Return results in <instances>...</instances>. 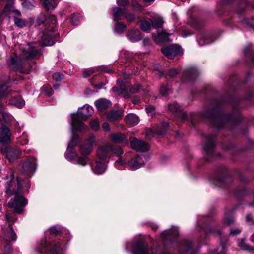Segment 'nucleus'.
Masks as SVG:
<instances>
[{"label": "nucleus", "mask_w": 254, "mask_h": 254, "mask_svg": "<svg viewBox=\"0 0 254 254\" xmlns=\"http://www.w3.org/2000/svg\"><path fill=\"white\" fill-rule=\"evenodd\" d=\"M131 5L132 7L133 10L136 11H141L143 9L142 6L137 2H133Z\"/></svg>", "instance_id": "09e8293b"}, {"label": "nucleus", "mask_w": 254, "mask_h": 254, "mask_svg": "<svg viewBox=\"0 0 254 254\" xmlns=\"http://www.w3.org/2000/svg\"><path fill=\"white\" fill-rule=\"evenodd\" d=\"M6 220L7 222H14L16 221V218L10 216L9 215L6 214Z\"/></svg>", "instance_id": "052dcab7"}, {"label": "nucleus", "mask_w": 254, "mask_h": 254, "mask_svg": "<svg viewBox=\"0 0 254 254\" xmlns=\"http://www.w3.org/2000/svg\"><path fill=\"white\" fill-rule=\"evenodd\" d=\"M169 36H170V34L164 31H162L161 32H158L157 35L152 33V37L155 42L157 44L170 41Z\"/></svg>", "instance_id": "6ab92c4d"}, {"label": "nucleus", "mask_w": 254, "mask_h": 254, "mask_svg": "<svg viewBox=\"0 0 254 254\" xmlns=\"http://www.w3.org/2000/svg\"><path fill=\"white\" fill-rule=\"evenodd\" d=\"M234 222V220L232 218H225L224 220L223 224L225 225H230L232 224Z\"/></svg>", "instance_id": "680f3d73"}, {"label": "nucleus", "mask_w": 254, "mask_h": 254, "mask_svg": "<svg viewBox=\"0 0 254 254\" xmlns=\"http://www.w3.org/2000/svg\"><path fill=\"white\" fill-rule=\"evenodd\" d=\"M132 252L133 254H148L147 245L140 240L134 244Z\"/></svg>", "instance_id": "2eb2a0df"}, {"label": "nucleus", "mask_w": 254, "mask_h": 254, "mask_svg": "<svg viewBox=\"0 0 254 254\" xmlns=\"http://www.w3.org/2000/svg\"><path fill=\"white\" fill-rule=\"evenodd\" d=\"M117 4L120 6L125 7L129 5L128 0H117Z\"/></svg>", "instance_id": "8fccbe9b"}, {"label": "nucleus", "mask_w": 254, "mask_h": 254, "mask_svg": "<svg viewBox=\"0 0 254 254\" xmlns=\"http://www.w3.org/2000/svg\"><path fill=\"white\" fill-rule=\"evenodd\" d=\"M28 142L27 134L25 133H23L22 136L17 138V143L20 145H25Z\"/></svg>", "instance_id": "ea45409f"}, {"label": "nucleus", "mask_w": 254, "mask_h": 254, "mask_svg": "<svg viewBox=\"0 0 254 254\" xmlns=\"http://www.w3.org/2000/svg\"><path fill=\"white\" fill-rule=\"evenodd\" d=\"M38 53V51L29 44L16 46L15 50L7 60V65L11 70H20L23 67L24 60L34 58Z\"/></svg>", "instance_id": "7ed1b4c3"}, {"label": "nucleus", "mask_w": 254, "mask_h": 254, "mask_svg": "<svg viewBox=\"0 0 254 254\" xmlns=\"http://www.w3.org/2000/svg\"><path fill=\"white\" fill-rule=\"evenodd\" d=\"M102 127L105 131H108L110 130L109 125L107 123H104L102 125Z\"/></svg>", "instance_id": "0e129e2a"}, {"label": "nucleus", "mask_w": 254, "mask_h": 254, "mask_svg": "<svg viewBox=\"0 0 254 254\" xmlns=\"http://www.w3.org/2000/svg\"><path fill=\"white\" fill-rule=\"evenodd\" d=\"M53 78L55 81H60L64 78V75L60 73H55L53 75Z\"/></svg>", "instance_id": "864d4df0"}, {"label": "nucleus", "mask_w": 254, "mask_h": 254, "mask_svg": "<svg viewBox=\"0 0 254 254\" xmlns=\"http://www.w3.org/2000/svg\"><path fill=\"white\" fill-rule=\"evenodd\" d=\"M125 9H122L120 7H114L113 8V20L117 21L121 19L125 15Z\"/></svg>", "instance_id": "bb28decb"}, {"label": "nucleus", "mask_w": 254, "mask_h": 254, "mask_svg": "<svg viewBox=\"0 0 254 254\" xmlns=\"http://www.w3.org/2000/svg\"><path fill=\"white\" fill-rule=\"evenodd\" d=\"M95 104L98 110L100 111L106 110L111 106L110 102L104 99L97 100Z\"/></svg>", "instance_id": "5701e85b"}, {"label": "nucleus", "mask_w": 254, "mask_h": 254, "mask_svg": "<svg viewBox=\"0 0 254 254\" xmlns=\"http://www.w3.org/2000/svg\"><path fill=\"white\" fill-rule=\"evenodd\" d=\"M116 167L118 170L124 169L127 166V163L122 157H119L115 163Z\"/></svg>", "instance_id": "72a5a7b5"}, {"label": "nucleus", "mask_w": 254, "mask_h": 254, "mask_svg": "<svg viewBox=\"0 0 254 254\" xmlns=\"http://www.w3.org/2000/svg\"><path fill=\"white\" fill-rule=\"evenodd\" d=\"M36 162L34 158H30L19 165V170L22 174L31 176L36 170Z\"/></svg>", "instance_id": "39448f33"}, {"label": "nucleus", "mask_w": 254, "mask_h": 254, "mask_svg": "<svg viewBox=\"0 0 254 254\" xmlns=\"http://www.w3.org/2000/svg\"><path fill=\"white\" fill-rule=\"evenodd\" d=\"M50 39L49 40H47L46 39L44 40V41L43 42V44L45 46H50L53 45L54 44V41L53 40V39L55 35L50 34Z\"/></svg>", "instance_id": "de8ad7c7"}, {"label": "nucleus", "mask_w": 254, "mask_h": 254, "mask_svg": "<svg viewBox=\"0 0 254 254\" xmlns=\"http://www.w3.org/2000/svg\"><path fill=\"white\" fill-rule=\"evenodd\" d=\"M125 120L127 124L134 126L138 124L139 118L135 114H129L126 116Z\"/></svg>", "instance_id": "c85d7f7f"}, {"label": "nucleus", "mask_w": 254, "mask_h": 254, "mask_svg": "<svg viewBox=\"0 0 254 254\" xmlns=\"http://www.w3.org/2000/svg\"><path fill=\"white\" fill-rule=\"evenodd\" d=\"M17 185L14 181L11 180L5 184V192L9 196L14 195L8 203L10 208H13L16 213L21 214L23 212V207L28 204L27 200L22 196L24 188H28L29 182L28 180H22L17 178Z\"/></svg>", "instance_id": "f257e3e1"}, {"label": "nucleus", "mask_w": 254, "mask_h": 254, "mask_svg": "<svg viewBox=\"0 0 254 254\" xmlns=\"http://www.w3.org/2000/svg\"><path fill=\"white\" fill-rule=\"evenodd\" d=\"M5 10L6 11H11L15 13L14 16V21L15 24L19 27H23L25 26V20L20 18L21 14L20 12L18 10H14L13 7L12 3L8 4L6 5L5 7Z\"/></svg>", "instance_id": "9b49d317"}, {"label": "nucleus", "mask_w": 254, "mask_h": 254, "mask_svg": "<svg viewBox=\"0 0 254 254\" xmlns=\"http://www.w3.org/2000/svg\"><path fill=\"white\" fill-rule=\"evenodd\" d=\"M1 152L5 155L6 157L10 162L14 161L21 154L19 149H15L9 147H4L1 149Z\"/></svg>", "instance_id": "9d476101"}, {"label": "nucleus", "mask_w": 254, "mask_h": 254, "mask_svg": "<svg viewBox=\"0 0 254 254\" xmlns=\"http://www.w3.org/2000/svg\"><path fill=\"white\" fill-rule=\"evenodd\" d=\"M241 230L238 228H235L234 229H231L230 231V235L232 236H236L240 233Z\"/></svg>", "instance_id": "13d9d810"}, {"label": "nucleus", "mask_w": 254, "mask_h": 254, "mask_svg": "<svg viewBox=\"0 0 254 254\" xmlns=\"http://www.w3.org/2000/svg\"><path fill=\"white\" fill-rule=\"evenodd\" d=\"M178 235V231L177 229H169L163 232L161 234V236L163 240L166 239L171 238L172 237L177 236Z\"/></svg>", "instance_id": "cd10ccee"}, {"label": "nucleus", "mask_w": 254, "mask_h": 254, "mask_svg": "<svg viewBox=\"0 0 254 254\" xmlns=\"http://www.w3.org/2000/svg\"><path fill=\"white\" fill-rule=\"evenodd\" d=\"M222 251L220 253H218L217 254H226V250L225 248V246L223 244H222Z\"/></svg>", "instance_id": "774afa93"}, {"label": "nucleus", "mask_w": 254, "mask_h": 254, "mask_svg": "<svg viewBox=\"0 0 254 254\" xmlns=\"http://www.w3.org/2000/svg\"><path fill=\"white\" fill-rule=\"evenodd\" d=\"M127 37L131 42H136L142 39V35L139 29H132L127 32Z\"/></svg>", "instance_id": "dca6fc26"}, {"label": "nucleus", "mask_w": 254, "mask_h": 254, "mask_svg": "<svg viewBox=\"0 0 254 254\" xmlns=\"http://www.w3.org/2000/svg\"><path fill=\"white\" fill-rule=\"evenodd\" d=\"M168 110L173 113L181 111L180 107L176 102H173L168 105Z\"/></svg>", "instance_id": "c9c22d12"}, {"label": "nucleus", "mask_w": 254, "mask_h": 254, "mask_svg": "<svg viewBox=\"0 0 254 254\" xmlns=\"http://www.w3.org/2000/svg\"><path fill=\"white\" fill-rule=\"evenodd\" d=\"M238 246L244 250H254V249L251 248L249 245H247L244 240H239L238 241Z\"/></svg>", "instance_id": "a19ab883"}, {"label": "nucleus", "mask_w": 254, "mask_h": 254, "mask_svg": "<svg viewBox=\"0 0 254 254\" xmlns=\"http://www.w3.org/2000/svg\"><path fill=\"white\" fill-rule=\"evenodd\" d=\"M111 140L115 143H123L128 144V141L125 136L121 133L112 134L110 135Z\"/></svg>", "instance_id": "4be33fe9"}, {"label": "nucleus", "mask_w": 254, "mask_h": 254, "mask_svg": "<svg viewBox=\"0 0 254 254\" xmlns=\"http://www.w3.org/2000/svg\"><path fill=\"white\" fill-rule=\"evenodd\" d=\"M90 126L91 128L95 131L98 130L99 128V123L98 119H95L91 121Z\"/></svg>", "instance_id": "37998d69"}, {"label": "nucleus", "mask_w": 254, "mask_h": 254, "mask_svg": "<svg viewBox=\"0 0 254 254\" xmlns=\"http://www.w3.org/2000/svg\"><path fill=\"white\" fill-rule=\"evenodd\" d=\"M131 148L138 152H145L148 151L149 146L144 141L139 140L135 138L131 137L130 139Z\"/></svg>", "instance_id": "1a4fd4ad"}, {"label": "nucleus", "mask_w": 254, "mask_h": 254, "mask_svg": "<svg viewBox=\"0 0 254 254\" xmlns=\"http://www.w3.org/2000/svg\"><path fill=\"white\" fill-rule=\"evenodd\" d=\"M2 230L4 235V239L6 242L14 241L16 240V233L11 225H9L6 229L2 228Z\"/></svg>", "instance_id": "a211bd4d"}, {"label": "nucleus", "mask_w": 254, "mask_h": 254, "mask_svg": "<svg viewBox=\"0 0 254 254\" xmlns=\"http://www.w3.org/2000/svg\"><path fill=\"white\" fill-rule=\"evenodd\" d=\"M138 22L140 23V27L143 31L148 32L150 31L152 26L150 19L144 18L141 20L138 18Z\"/></svg>", "instance_id": "393cba45"}, {"label": "nucleus", "mask_w": 254, "mask_h": 254, "mask_svg": "<svg viewBox=\"0 0 254 254\" xmlns=\"http://www.w3.org/2000/svg\"><path fill=\"white\" fill-rule=\"evenodd\" d=\"M82 16L79 13L74 14L71 18V22L72 25H77L81 20Z\"/></svg>", "instance_id": "4c0bfd02"}, {"label": "nucleus", "mask_w": 254, "mask_h": 254, "mask_svg": "<svg viewBox=\"0 0 254 254\" xmlns=\"http://www.w3.org/2000/svg\"><path fill=\"white\" fill-rule=\"evenodd\" d=\"M94 72V70L93 69H87L83 71V75L84 77H88L90 76Z\"/></svg>", "instance_id": "3c124183"}, {"label": "nucleus", "mask_w": 254, "mask_h": 254, "mask_svg": "<svg viewBox=\"0 0 254 254\" xmlns=\"http://www.w3.org/2000/svg\"><path fill=\"white\" fill-rule=\"evenodd\" d=\"M112 145L109 143H106L103 146H100L97 151L98 160L107 162L109 156V153L111 152Z\"/></svg>", "instance_id": "0eeeda50"}, {"label": "nucleus", "mask_w": 254, "mask_h": 254, "mask_svg": "<svg viewBox=\"0 0 254 254\" xmlns=\"http://www.w3.org/2000/svg\"><path fill=\"white\" fill-rule=\"evenodd\" d=\"M45 8L48 11L53 10L57 4V0H41Z\"/></svg>", "instance_id": "c756f323"}, {"label": "nucleus", "mask_w": 254, "mask_h": 254, "mask_svg": "<svg viewBox=\"0 0 254 254\" xmlns=\"http://www.w3.org/2000/svg\"><path fill=\"white\" fill-rule=\"evenodd\" d=\"M12 253V248L11 245L7 244L4 248V254H11Z\"/></svg>", "instance_id": "603ef678"}, {"label": "nucleus", "mask_w": 254, "mask_h": 254, "mask_svg": "<svg viewBox=\"0 0 254 254\" xmlns=\"http://www.w3.org/2000/svg\"><path fill=\"white\" fill-rule=\"evenodd\" d=\"M45 19V15L44 14H41L39 19H38V24H41L44 22V20Z\"/></svg>", "instance_id": "69168bd1"}, {"label": "nucleus", "mask_w": 254, "mask_h": 254, "mask_svg": "<svg viewBox=\"0 0 254 254\" xmlns=\"http://www.w3.org/2000/svg\"><path fill=\"white\" fill-rule=\"evenodd\" d=\"M9 80V77H7L6 79L4 80H0V98L2 97L4 92L9 87L8 82Z\"/></svg>", "instance_id": "7c9ffc66"}, {"label": "nucleus", "mask_w": 254, "mask_h": 254, "mask_svg": "<svg viewBox=\"0 0 254 254\" xmlns=\"http://www.w3.org/2000/svg\"><path fill=\"white\" fill-rule=\"evenodd\" d=\"M22 6L27 9H31L34 7V4L29 1L24 0L22 1Z\"/></svg>", "instance_id": "a18cd8bd"}, {"label": "nucleus", "mask_w": 254, "mask_h": 254, "mask_svg": "<svg viewBox=\"0 0 254 254\" xmlns=\"http://www.w3.org/2000/svg\"><path fill=\"white\" fill-rule=\"evenodd\" d=\"M42 90L45 92L49 96L53 94V90L51 88H48L46 86H43L42 88Z\"/></svg>", "instance_id": "6e6d98bb"}, {"label": "nucleus", "mask_w": 254, "mask_h": 254, "mask_svg": "<svg viewBox=\"0 0 254 254\" xmlns=\"http://www.w3.org/2000/svg\"><path fill=\"white\" fill-rule=\"evenodd\" d=\"M49 233L51 234L57 235L60 231L59 229L53 226L51 227L49 230Z\"/></svg>", "instance_id": "4d7b16f0"}, {"label": "nucleus", "mask_w": 254, "mask_h": 254, "mask_svg": "<svg viewBox=\"0 0 254 254\" xmlns=\"http://www.w3.org/2000/svg\"><path fill=\"white\" fill-rule=\"evenodd\" d=\"M12 104L15 105L16 107L20 108L24 106L25 101L21 97H18L15 98L12 100Z\"/></svg>", "instance_id": "f704fd0d"}, {"label": "nucleus", "mask_w": 254, "mask_h": 254, "mask_svg": "<svg viewBox=\"0 0 254 254\" xmlns=\"http://www.w3.org/2000/svg\"><path fill=\"white\" fill-rule=\"evenodd\" d=\"M169 124L167 122H163L161 123V127L155 129L154 132L159 135H163L165 133L166 129L168 127Z\"/></svg>", "instance_id": "473e14b6"}, {"label": "nucleus", "mask_w": 254, "mask_h": 254, "mask_svg": "<svg viewBox=\"0 0 254 254\" xmlns=\"http://www.w3.org/2000/svg\"><path fill=\"white\" fill-rule=\"evenodd\" d=\"M115 155L118 156L119 157H121V156L123 154L124 151L123 149L119 146H112V149L111 150Z\"/></svg>", "instance_id": "c03bdc74"}, {"label": "nucleus", "mask_w": 254, "mask_h": 254, "mask_svg": "<svg viewBox=\"0 0 254 254\" xmlns=\"http://www.w3.org/2000/svg\"><path fill=\"white\" fill-rule=\"evenodd\" d=\"M105 84L102 83V82H101L99 84H92V86L95 88H96V89H102V87H103V86Z\"/></svg>", "instance_id": "338daca9"}, {"label": "nucleus", "mask_w": 254, "mask_h": 254, "mask_svg": "<svg viewBox=\"0 0 254 254\" xmlns=\"http://www.w3.org/2000/svg\"><path fill=\"white\" fill-rule=\"evenodd\" d=\"M170 87L168 85L163 86L160 88V93L162 96H166L169 93Z\"/></svg>", "instance_id": "49530a36"}, {"label": "nucleus", "mask_w": 254, "mask_h": 254, "mask_svg": "<svg viewBox=\"0 0 254 254\" xmlns=\"http://www.w3.org/2000/svg\"><path fill=\"white\" fill-rule=\"evenodd\" d=\"M123 115V112L122 110H113L108 114L107 119L109 121L113 122L120 119Z\"/></svg>", "instance_id": "b1692460"}, {"label": "nucleus", "mask_w": 254, "mask_h": 254, "mask_svg": "<svg viewBox=\"0 0 254 254\" xmlns=\"http://www.w3.org/2000/svg\"><path fill=\"white\" fill-rule=\"evenodd\" d=\"M215 145V141L213 136H208L206 138V143L203 147V151L207 155L212 153Z\"/></svg>", "instance_id": "aec40b11"}, {"label": "nucleus", "mask_w": 254, "mask_h": 254, "mask_svg": "<svg viewBox=\"0 0 254 254\" xmlns=\"http://www.w3.org/2000/svg\"><path fill=\"white\" fill-rule=\"evenodd\" d=\"M152 26L155 29L161 28L164 23V20L163 17L159 15H155L154 16H150Z\"/></svg>", "instance_id": "412c9836"}, {"label": "nucleus", "mask_w": 254, "mask_h": 254, "mask_svg": "<svg viewBox=\"0 0 254 254\" xmlns=\"http://www.w3.org/2000/svg\"><path fill=\"white\" fill-rule=\"evenodd\" d=\"M189 72L190 74V78L192 79L196 77L198 75L197 70L193 68L190 69Z\"/></svg>", "instance_id": "5fc2aeb1"}, {"label": "nucleus", "mask_w": 254, "mask_h": 254, "mask_svg": "<svg viewBox=\"0 0 254 254\" xmlns=\"http://www.w3.org/2000/svg\"><path fill=\"white\" fill-rule=\"evenodd\" d=\"M147 160L144 155H136L131 158L127 163V167L129 170H135L143 166Z\"/></svg>", "instance_id": "423d86ee"}, {"label": "nucleus", "mask_w": 254, "mask_h": 254, "mask_svg": "<svg viewBox=\"0 0 254 254\" xmlns=\"http://www.w3.org/2000/svg\"><path fill=\"white\" fill-rule=\"evenodd\" d=\"M192 245L190 243H187L181 247V249H185L184 252H182L180 254H190V250L191 248Z\"/></svg>", "instance_id": "79ce46f5"}, {"label": "nucleus", "mask_w": 254, "mask_h": 254, "mask_svg": "<svg viewBox=\"0 0 254 254\" xmlns=\"http://www.w3.org/2000/svg\"><path fill=\"white\" fill-rule=\"evenodd\" d=\"M146 111L147 114L152 115L155 113V108L152 106L148 107L146 108Z\"/></svg>", "instance_id": "bf43d9fd"}, {"label": "nucleus", "mask_w": 254, "mask_h": 254, "mask_svg": "<svg viewBox=\"0 0 254 254\" xmlns=\"http://www.w3.org/2000/svg\"><path fill=\"white\" fill-rule=\"evenodd\" d=\"M11 133L8 127L3 126L0 128V142L6 144L10 141Z\"/></svg>", "instance_id": "4468645a"}, {"label": "nucleus", "mask_w": 254, "mask_h": 254, "mask_svg": "<svg viewBox=\"0 0 254 254\" xmlns=\"http://www.w3.org/2000/svg\"><path fill=\"white\" fill-rule=\"evenodd\" d=\"M3 120L5 122L10 120V116L5 112L3 104L0 102V121Z\"/></svg>", "instance_id": "2f4dec72"}, {"label": "nucleus", "mask_w": 254, "mask_h": 254, "mask_svg": "<svg viewBox=\"0 0 254 254\" xmlns=\"http://www.w3.org/2000/svg\"><path fill=\"white\" fill-rule=\"evenodd\" d=\"M126 27V25L118 23L115 25L114 31L117 33L121 34L124 32Z\"/></svg>", "instance_id": "e433bc0d"}, {"label": "nucleus", "mask_w": 254, "mask_h": 254, "mask_svg": "<svg viewBox=\"0 0 254 254\" xmlns=\"http://www.w3.org/2000/svg\"><path fill=\"white\" fill-rule=\"evenodd\" d=\"M213 41L212 34L210 33L203 34L198 40V43L200 45L209 44Z\"/></svg>", "instance_id": "a878e982"}, {"label": "nucleus", "mask_w": 254, "mask_h": 254, "mask_svg": "<svg viewBox=\"0 0 254 254\" xmlns=\"http://www.w3.org/2000/svg\"><path fill=\"white\" fill-rule=\"evenodd\" d=\"M93 113L92 107L89 105H85L78 110L77 113L71 114L72 132L74 130L84 131L88 128L79 119L86 120Z\"/></svg>", "instance_id": "20e7f679"}, {"label": "nucleus", "mask_w": 254, "mask_h": 254, "mask_svg": "<svg viewBox=\"0 0 254 254\" xmlns=\"http://www.w3.org/2000/svg\"><path fill=\"white\" fill-rule=\"evenodd\" d=\"M44 247L50 252L52 254H63V251L60 248L59 242H53L50 244L49 242H45Z\"/></svg>", "instance_id": "f3484780"}, {"label": "nucleus", "mask_w": 254, "mask_h": 254, "mask_svg": "<svg viewBox=\"0 0 254 254\" xmlns=\"http://www.w3.org/2000/svg\"><path fill=\"white\" fill-rule=\"evenodd\" d=\"M95 142L94 135H90L86 139L85 143L79 146V151L81 156L79 157L74 150V147L78 143V137L73 134L72 132L71 139L65 154L66 159L69 161H76L78 164L82 166L86 165L87 163V156L92 152Z\"/></svg>", "instance_id": "f03ea898"}, {"label": "nucleus", "mask_w": 254, "mask_h": 254, "mask_svg": "<svg viewBox=\"0 0 254 254\" xmlns=\"http://www.w3.org/2000/svg\"><path fill=\"white\" fill-rule=\"evenodd\" d=\"M124 17L127 22H132L135 19L134 15L130 12L127 9H125Z\"/></svg>", "instance_id": "58836bf2"}, {"label": "nucleus", "mask_w": 254, "mask_h": 254, "mask_svg": "<svg viewBox=\"0 0 254 254\" xmlns=\"http://www.w3.org/2000/svg\"><path fill=\"white\" fill-rule=\"evenodd\" d=\"M162 53L168 58L172 59L175 56L182 54L181 48L178 45H171L161 49Z\"/></svg>", "instance_id": "6e6552de"}, {"label": "nucleus", "mask_w": 254, "mask_h": 254, "mask_svg": "<svg viewBox=\"0 0 254 254\" xmlns=\"http://www.w3.org/2000/svg\"><path fill=\"white\" fill-rule=\"evenodd\" d=\"M107 166L106 162L98 159L94 163L91 165L93 172L97 175L103 174L107 169Z\"/></svg>", "instance_id": "f8f14e48"}, {"label": "nucleus", "mask_w": 254, "mask_h": 254, "mask_svg": "<svg viewBox=\"0 0 254 254\" xmlns=\"http://www.w3.org/2000/svg\"><path fill=\"white\" fill-rule=\"evenodd\" d=\"M117 83L120 85L122 93L124 92L128 94L129 92L134 93L139 92L141 89V86L139 84H136L134 87H131L128 84H125L121 80H118Z\"/></svg>", "instance_id": "ddd939ff"}, {"label": "nucleus", "mask_w": 254, "mask_h": 254, "mask_svg": "<svg viewBox=\"0 0 254 254\" xmlns=\"http://www.w3.org/2000/svg\"><path fill=\"white\" fill-rule=\"evenodd\" d=\"M178 74V72L177 71V70L175 69H171L169 71V72H168V75L170 76V77H174L176 75H177Z\"/></svg>", "instance_id": "e2e57ef3"}]
</instances>
